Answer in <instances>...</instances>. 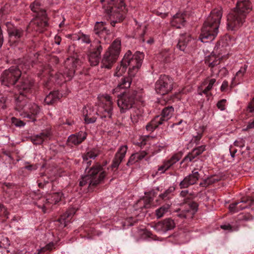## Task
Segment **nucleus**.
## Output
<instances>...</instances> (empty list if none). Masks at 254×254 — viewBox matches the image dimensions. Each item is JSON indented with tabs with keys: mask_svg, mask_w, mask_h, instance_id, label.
Wrapping results in <instances>:
<instances>
[{
	"mask_svg": "<svg viewBox=\"0 0 254 254\" xmlns=\"http://www.w3.org/2000/svg\"><path fill=\"white\" fill-rule=\"evenodd\" d=\"M221 17H207L201 28L198 39L203 43L214 40L219 32Z\"/></svg>",
	"mask_w": 254,
	"mask_h": 254,
	"instance_id": "1",
	"label": "nucleus"
},
{
	"mask_svg": "<svg viewBox=\"0 0 254 254\" xmlns=\"http://www.w3.org/2000/svg\"><path fill=\"white\" fill-rule=\"evenodd\" d=\"M106 176V172L103 171V166L99 163L93 165L87 172V174L81 179L79 186L83 187L88 185L89 190L99 184Z\"/></svg>",
	"mask_w": 254,
	"mask_h": 254,
	"instance_id": "2",
	"label": "nucleus"
},
{
	"mask_svg": "<svg viewBox=\"0 0 254 254\" xmlns=\"http://www.w3.org/2000/svg\"><path fill=\"white\" fill-rule=\"evenodd\" d=\"M121 41L119 38L114 40L103 55L101 67L110 69L118 59L121 52Z\"/></svg>",
	"mask_w": 254,
	"mask_h": 254,
	"instance_id": "3",
	"label": "nucleus"
},
{
	"mask_svg": "<svg viewBox=\"0 0 254 254\" xmlns=\"http://www.w3.org/2000/svg\"><path fill=\"white\" fill-rule=\"evenodd\" d=\"M34 84V81L32 78L23 77L19 84L17 86L19 93V96L16 99V106L17 110L19 111L25 110L26 101L23 97H26L27 94L31 92Z\"/></svg>",
	"mask_w": 254,
	"mask_h": 254,
	"instance_id": "4",
	"label": "nucleus"
},
{
	"mask_svg": "<svg viewBox=\"0 0 254 254\" xmlns=\"http://www.w3.org/2000/svg\"><path fill=\"white\" fill-rule=\"evenodd\" d=\"M136 94L135 91H128L117 95V104L121 113H125L133 108L135 104Z\"/></svg>",
	"mask_w": 254,
	"mask_h": 254,
	"instance_id": "5",
	"label": "nucleus"
},
{
	"mask_svg": "<svg viewBox=\"0 0 254 254\" xmlns=\"http://www.w3.org/2000/svg\"><path fill=\"white\" fill-rule=\"evenodd\" d=\"M143 59L142 53L137 52L132 55L130 51H128L123 58V63L127 64L128 68V73L133 76L140 67Z\"/></svg>",
	"mask_w": 254,
	"mask_h": 254,
	"instance_id": "6",
	"label": "nucleus"
},
{
	"mask_svg": "<svg viewBox=\"0 0 254 254\" xmlns=\"http://www.w3.org/2000/svg\"><path fill=\"white\" fill-rule=\"evenodd\" d=\"M21 75V71L17 66H11L5 70L1 75V84L10 87L13 86L17 82Z\"/></svg>",
	"mask_w": 254,
	"mask_h": 254,
	"instance_id": "7",
	"label": "nucleus"
},
{
	"mask_svg": "<svg viewBox=\"0 0 254 254\" xmlns=\"http://www.w3.org/2000/svg\"><path fill=\"white\" fill-rule=\"evenodd\" d=\"M6 26L10 45L16 46L22 45V38L24 35V31L22 28H18L9 22H7Z\"/></svg>",
	"mask_w": 254,
	"mask_h": 254,
	"instance_id": "8",
	"label": "nucleus"
},
{
	"mask_svg": "<svg viewBox=\"0 0 254 254\" xmlns=\"http://www.w3.org/2000/svg\"><path fill=\"white\" fill-rule=\"evenodd\" d=\"M173 79L170 76L161 75L155 84V90L157 93L161 95L168 94L173 87Z\"/></svg>",
	"mask_w": 254,
	"mask_h": 254,
	"instance_id": "9",
	"label": "nucleus"
},
{
	"mask_svg": "<svg viewBox=\"0 0 254 254\" xmlns=\"http://www.w3.org/2000/svg\"><path fill=\"white\" fill-rule=\"evenodd\" d=\"M103 4V8L105 12L112 16V14H119L123 16L120 12L125 8L123 0H100Z\"/></svg>",
	"mask_w": 254,
	"mask_h": 254,
	"instance_id": "10",
	"label": "nucleus"
},
{
	"mask_svg": "<svg viewBox=\"0 0 254 254\" xmlns=\"http://www.w3.org/2000/svg\"><path fill=\"white\" fill-rule=\"evenodd\" d=\"M104 101L101 104L96 112V114L102 119H111L112 116L113 101L110 96L106 95Z\"/></svg>",
	"mask_w": 254,
	"mask_h": 254,
	"instance_id": "11",
	"label": "nucleus"
},
{
	"mask_svg": "<svg viewBox=\"0 0 254 254\" xmlns=\"http://www.w3.org/2000/svg\"><path fill=\"white\" fill-rule=\"evenodd\" d=\"M103 50L100 41H94L90 45V49L88 55L89 62L92 66L98 64L101 58V53Z\"/></svg>",
	"mask_w": 254,
	"mask_h": 254,
	"instance_id": "12",
	"label": "nucleus"
},
{
	"mask_svg": "<svg viewBox=\"0 0 254 254\" xmlns=\"http://www.w3.org/2000/svg\"><path fill=\"white\" fill-rule=\"evenodd\" d=\"M79 61L73 57L67 58L65 61L64 69L62 74L65 81L70 80L73 77Z\"/></svg>",
	"mask_w": 254,
	"mask_h": 254,
	"instance_id": "13",
	"label": "nucleus"
},
{
	"mask_svg": "<svg viewBox=\"0 0 254 254\" xmlns=\"http://www.w3.org/2000/svg\"><path fill=\"white\" fill-rule=\"evenodd\" d=\"M221 62V59L214 55H210L205 58V64L210 68L211 76L218 75L220 70Z\"/></svg>",
	"mask_w": 254,
	"mask_h": 254,
	"instance_id": "14",
	"label": "nucleus"
},
{
	"mask_svg": "<svg viewBox=\"0 0 254 254\" xmlns=\"http://www.w3.org/2000/svg\"><path fill=\"white\" fill-rule=\"evenodd\" d=\"M254 200L251 197H246L242 198L240 201H235L230 204L229 208L232 213H236L249 206H251Z\"/></svg>",
	"mask_w": 254,
	"mask_h": 254,
	"instance_id": "15",
	"label": "nucleus"
},
{
	"mask_svg": "<svg viewBox=\"0 0 254 254\" xmlns=\"http://www.w3.org/2000/svg\"><path fill=\"white\" fill-rule=\"evenodd\" d=\"M198 169H194L191 174L184 178V179L180 183L179 187L180 189H186L190 186L195 184L199 178L200 175L198 172Z\"/></svg>",
	"mask_w": 254,
	"mask_h": 254,
	"instance_id": "16",
	"label": "nucleus"
},
{
	"mask_svg": "<svg viewBox=\"0 0 254 254\" xmlns=\"http://www.w3.org/2000/svg\"><path fill=\"white\" fill-rule=\"evenodd\" d=\"M127 150V145H122L119 148L112 161L111 166L112 169L117 170L120 164L125 157Z\"/></svg>",
	"mask_w": 254,
	"mask_h": 254,
	"instance_id": "17",
	"label": "nucleus"
},
{
	"mask_svg": "<svg viewBox=\"0 0 254 254\" xmlns=\"http://www.w3.org/2000/svg\"><path fill=\"white\" fill-rule=\"evenodd\" d=\"M100 154V151L96 148H93L87 151L84 154H83V164L86 165V170L92 163V161L89 160V159H95Z\"/></svg>",
	"mask_w": 254,
	"mask_h": 254,
	"instance_id": "18",
	"label": "nucleus"
},
{
	"mask_svg": "<svg viewBox=\"0 0 254 254\" xmlns=\"http://www.w3.org/2000/svg\"><path fill=\"white\" fill-rule=\"evenodd\" d=\"M205 145H201L192 149L190 152H189L184 158L181 164H182L184 162H190L192 161L205 150Z\"/></svg>",
	"mask_w": 254,
	"mask_h": 254,
	"instance_id": "19",
	"label": "nucleus"
},
{
	"mask_svg": "<svg viewBox=\"0 0 254 254\" xmlns=\"http://www.w3.org/2000/svg\"><path fill=\"white\" fill-rule=\"evenodd\" d=\"M52 133L49 130H43L39 134L31 137V141L36 145L41 144L44 141L50 139Z\"/></svg>",
	"mask_w": 254,
	"mask_h": 254,
	"instance_id": "20",
	"label": "nucleus"
},
{
	"mask_svg": "<svg viewBox=\"0 0 254 254\" xmlns=\"http://www.w3.org/2000/svg\"><path fill=\"white\" fill-rule=\"evenodd\" d=\"M227 28L230 30L239 28L244 22V17H227Z\"/></svg>",
	"mask_w": 254,
	"mask_h": 254,
	"instance_id": "21",
	"label": "nucleus"
},
{
	"mask_svg": "<svg viewBox=\"0 0 254 254\" xmlns=\"http://www.w3.org/2000/svg\"><path fill=\"white\" fill-rule=\"evenodd\" d=\"M75 213V211L73 209H69L64 214L62 215L61 217L57 220V221L60 223V225L62 227H65Z\"/></svg>",
	"mask_w": 254,
	"mask_h": 254,
	"instance_id": "22",
	"label": "nucleus"
},
{
	"mask_svg": "<svg viewBox=\"0 0 254 254\" xmlns=\"http://www.w3.org/2000/svg\"><path fill=\"white\" fill-rule=\"evenodd\" d=\"M192 38L190 34H185L181 36L177 48L184 52L189 43L191 42Z\"/></svg>",
	"mask_w": 254,
	"mask_h": 254,
	"instance_id": "23",
	"label": "nucleus"
},
{
	"mask_svg": "<svg viewBox=\"0 0 254 254\" xmlns=\"http://www.w3.org/2000/svg\"><path fill=\"white\" fill-rule=\"evenodd\" d=\"M252 10L251 3H237L236 7L235 8V11L239 14H243L246 16Z\"/></svg>",
	"mask_w": 254,
	"mask_h": 254,
	"instance_id": "24",
	"label": "nucleus"
},
{
	"mask_svg": "<svg viewBox=\"0 0 254 254\" xmlns=\"http://www.w3.org/2000/svg\"><path fill=\"white\" fill-rule=\"evenodd\" d=\"M173 112L174 108L172 106H168L162 110L161 115L159 116L162 125L167 122L168 120L172 117Z\"/></svg>",
	"mask_w": 254,
	"mask_h": 254,
	"instance_id": "25",
	"label": "nucleus"
},
{
	"mask_svg": "<svg viewBox=\"0 0 254 254\" xmlns=\"http://www.w3.org/2000/svg\"><path fill=\"white\" fill-rule=\"evenodd\" d=\"M30 7L32 11L38 14V16H45V8L39 0L34 1L30 4Z\"/></svg>",
	"mask_w": 254,
	"mask_h": 254,
	"instance_id": "26",
	"label": "nucleus"
},
{
	"mask_svg": "<svg viewBox=\"0 0 254 254\" xmlns=\"http://www.w3.org/2000/svg\"><path fill=\"white\" fill-rule=\"evenodd\" d=\"M29 112L26 113L24 117L29 119L31 121H36V116L40 112L39 107L36 104H32L28 106Z\"/></svg>",
	"mask_w": 254,
	"mask_h": 254,
	"instance_id": "27",
	"label": "nucleus"
},
{
	"mask_svg": "<svg viewBox=\"0 0 254 254\" xmlns=\"http://www.w3.org/2000/svg\"><path fill=\"white\" fill-rule=\"evenodd\" d=\"M131 82V80L130 77H123L117 87L113 90V93H115L118 92L119 90L121 88H129L130 86Z\"/></svg>",
	"mask_w": 254,
	"mask_h": 254,
	"instance_id": "28",
	"label": "nucleus"
},
{
	"mask_svg": "<svg viewBox=\"0 0 254 254\" xmlns=\"http://www.w3.org/2000/svg\"><path fill=\"white\" fill-rule=\"evenodd\" d=\"M133 112L130 115V118L133 123H137L139 120H141L143 111L141 108H137L135 106L132 108Z\"/></svg>",
	"mask_w": 254,
	"mask_h": 254,
	"instance_id": "29",
	"label": "nucleus"
},
{
	"mask_svg": "<svg viewBox=\"0 0 254 254\" xmlns=\"http://www.w3.org/2000/svg\"><path fill=\"white\" fill-rule=\"evenodd\" d=\"M60 98L59 92L55 91L51 92L45 98V102L47 105H52Z\"/></svg>",
	"mask_w": 254,
	"mask_h": 254,
	"instance_id": "30",
	"label": "nucleus"
},
{
	"mask_svg": "<svg viewBox=\"0 0 254 254\" xmlns=\"http://www.w3.org/2000/svg\"><path fill=\"white\" fill-rule=\"evenodd\" d=\"M105 24V22L102 21L97 22L94 27L95 33L99 36H101L104 33L108 34L109 33V31L104 27Z\"/></svg>",
	"mask_w": 254,
	"mask_h": 254,
	"instance_id": "31",
	"label": "nucleus"
},
{
	"mask_svg": "<svg viewBox=\"0 0 254 254\" xmlns=\"http://www.w3.org/2000/svg\"><path fill=\"white\" fill-rule=\"evenodd\" d=\"M32 23L38 27L39 30L45 28L48 25V19L46 18L43 19L41 17H35L32 21Z\"/></svg>",
	"mask_w": 254,
	"mask_h": 254,
	"instance_id": "32",
	"label": "nucleus"
},
{
	"mask_svg": "<svg viewBox=\"0 0 254 254\" xmlns=\"http://www.w3.org/2000/svg\"><path fill=\"white\" fill-rule=\"evenodd\" d=\"M162 125L159 116H156L150 123L146 126V129L147 131L152 132L159 125Z\"/></svg>",
	"mask_w": 254,
	"mask_h": 254,
	"instance_id": "33",
	"label": "nucleus"
},
{
	"mask_svg": "<svg viewBox=\"0 0 254 254\" xmlns=\"http://www.w3.org/2000/svg\"><path fill=\"white\" fill-rule=\"evenodd\" d=\"M185 22L184 17H173L171 20L172 25L177 28H181L182 26H184Z\"/></svg>",
	"mask_w": 254,
	"mask_h": 254,
	"instance_id": "34",
	"label": "nucleus"
},
{
	"mask_svg": "<svg viewBox=\"0 0 254 254\" xmlns=\"http://www.w3.org/2000/svg\"><path fill=\"white\" fill-rule=\"evenodd\" d=\"M42 203L40 204V202L38 204V206L39 208H42L43 213H45L47 212V210L51 208L50 200L48 196L47 198H42Z\"/></svg>",
	"mask_w": 254,
	"mask_h": 254,
	"instance_id": "35",
	"label": "nucleus"
},
{
	"mask_svg": "<svg viewBox=\"0 0 254 254\" xmlns=\"http://www.w3.org/2000/svg\"><path fill=\"white\" fill-rule=\"evenodd\" d=\"M62 196L63 193L62 192H58L50 194L48 196L50 200V203L56 204L61 200Z\"/></svg>",
	"mask_w": 254,
	"mask_h": 254,
	"instance_id": "36",
	"label": "nucleus"
},
{
	"mask_svg": "<svg viewBox=\"0 0 254 254\" xmlns=\"http://www.w3.org/2000/svg\"><path fill=\"white\" fill-rule=\"evenodd\" d=\"M128 66L127 64L123 63V59L121 61V64L116 67L114 75L117 76L122 75L127 70Z\"/></svg>",
	"mask_w": 254,
	"mask_h": 254,
	"instance_id": "37",
	"label": "nucleus"
},
{
	"mask_svg": "<svg viewBox=\"0 0 254 254\" xmlns=\"http://www.w3.org/2000/svg\"><path fill=\"white\" fill-rule=\"evenodd\" d=\"M145 27L142 29L141 28H137L135 32L134 37L142 42H144L145 40L143 38V36L145 33Z\"/></svg>",
	"mask_w": 254,
	"mask_h": 254,
	"instance_id": "38",
	"label": "nucleus"
},
{
	"mask_svg": "<svg viewBox=\"0 0 254 254\" xmlns=\"http://www.w3.org/2000/svg\"><path fill=\"white\" fill-rule=\"evenodd\" d=\"M170 205L169 204H167L165 205H163L160 207L159 208L156 210V215L157 218H160L163 216L164 214L167 212Z\"/></svg>",
	"mask_w": 254,
	"mask_h": 254,
	"instance_id": "39",
	"label": "nucleus"
},
{
	"mask_svg": "<svg viewBox=\"0 0 254 254\" xmlns=\"http://www.w3.org/2000/svg\"><path fill=\"white\" fill-rule=\"evenodd\" d=\"M174 190L175 188L174 187H170L164 193L160 194L159 197L164 200H168L171 198V193Z\"/></svg>",
	"mask_w": 254,
	"mask_h": 254,
	"instance_id": "40",
	"label": "nucleus"
},
{
	"mask_svg": "<svg viewBox=\"0 0 254 254\" xmlns=\"http://www.w3.org/2000/svg\"><path fill=\"white\" fill-rule=\"evenodd\" d=\"M186 205L188 206L186 210H190V217H192L194 213L197 210L198 204L194 201H190L188 203H186Z\"/></svg>",
	"mask_w": 254,
	"mask_h": 254,
	"instance_id": "41",
	"label": "nucleus"
},
{
	"mask_svg": "<svg viewBox=\"0 0 254 254\" xmlns=\"http://www.w3.org/2000/svg\"><path fill=\"white\" fill-rule=\"evenodd\" d=\"M154 191H150L149 192H145V196L143 197V200L144 202V207L148 208L150 206L151 202L153 200V197L151 196L152 194H154Z\"/></svg>",
	"mask_w": 254,
	"mask_h": 254,
	"instance_id": "42",
	"label": "nucleus"
},
{
	"mask_svg": "<svg viewBox=\"0 0 254 254\" xmlns=\"http://www.w3.org/2000/svg\"><path fill=\"white\" fill-rule=\"evenodd\" d=\"M166 231L172 230L175 227V223L173 220L171 218L165 219L163 221Z\"/></svg>",
	"mask_w": 254,
	"mask_h": 254,
	"instance_id": "43",
	"label": "nucleus"
},
{
	"mask_svg": "<svg viewBox=\"0 0 254 254\" xmlns=\"http://www.w3.org/2000/svg\"><path fill=\"white\" fill-rule=\"evenodd\" d=\"M247 68L248 65L247 64H244V66H242L236 73L235 76L233 78V80L235 79L236 78L238 79L242 78L246 72Z\"/></svg>",
	"mask_w": 254,
	"mask_h": 254,
	"instance_id": "44",
	"label": "nucleus"
},
{
	"mask_svg": "<svg viewBox=\"0 0 254 254\" xmlns=\"http://www.w3.org/2000/svg\"><path fill=\"white\" fill-rule=\"evenodd\" d=\"M153 228L158 232H166V229L165 228L164 224H163V221H160L156 223Z\"/></svg>",
	"mask_w": 254,
	"mask_h": 254,
	"instance_id": "45",
	"label": "nucleus"
},
{
	"mask_svg": "<svg viewBox=\"0 0 254 254\" xmlns=\"http://www.w3.org/2000/svg\"><path fill=\"white\" fill-rule=\"evenodd\" d=\"M68 143H71L74 145H78L81 143L79 140L78 137L75 136V134L70 135L67 139Z\"/></svg>",
	"mask_w": 254,
	"mask_h": 254,
	"instance_id": "46",
	"label": "nucleus"
},
{
	"mask_svg": "<svg viewBox=\"0 0 254 254\" xmlns=\"http://www.w3.org/2000/svg\"><path fill=\"white\" fill-rule=\"evenodd\" d=\"M54 246L53 243H50L47 244L46 246L39 249L38 250V254H41V253H46L48 251H51L52 250V248Z\"/></svg>",
	"mask_w": 254,
	"mask_h": 254,
	"instance_id": "47",
	"label": "nucleus"
},
{
	"mask_svg": "<svg viewBox=\"0 0 254 254\" xmlns=\"http://www.w3.org/2000/svg\"><path fill=\"white\" fill-rule=\"evenodd\" d=\"M78 40H80L82 43L90 44L91 42L89 35L82 33L78 36Z\"/></svg>",
	"mask_w": 254,
	"mask_h": 254,
	"instance_id": "48",
	"label": "nucleus"
},
{
	"mask_svg": "<svg viewBox=\"0 0 254 254\" xmlns=\"http://www.w3.org/2000/svg\"><path fill=\"white\" fill-rule=\"evenodd\" d=\"M84 121L86 124H89L94 123L97 120V118L94 116H91L90 114H86L84 115Z\"/></svg>",
	"mask_w": 254,
	"mask_h": 254,
	"instance_id": "49",
	"label": "nucleus"
},
{
	"mask_svg": "<svg viewBox=\"0 0 254 254\" xmlns=\"http://www.w3.org/2000/svg\"><path fill=\"white\" fill-rule=\"evenodd\" d=\"M181 156L178 154H175L173 155L171 158L168 160L169 163L172 166L174 164H176L178 161H179L181 159Z\"/></svg>",
	"mask_w": 254,
	"mask_h": 254,
	"instance_id": "50",
	"label": "nucleus"
},
{
	"mask_svg": "<svg viewBox=\"0 0 254 254\" xmlns=\"http://www.w3.org/2000/svg\"><path fill=\"white\" fill-rule=\"evenodd\" d=\"M10 11V5L8 4H5L0 9V14L2 15H8Z\"/></svg>",
	"mask_w": 254,
	"mask_h": 254,
	"instance_id": "51",
	"label": "nucleus"
},
{
	"mask_svg": "<svg viewBox=\"0 0 254 254\" xmlns=\"http://www.w3.org/2000/svg\"><path fill=\"white\" fill-rule=\"evenodd\" d=\"M11 123L13 125L17 127H23L25 125V123L23 121L14 117L11 118Z\"/></svg>",
	"mask_w": 254,
	"mask_h": 254,
	"instance_id": "52",
	"label": "nucleus"
},
{
	"mask_svg": "<svg viewBox=\"0 0 254 254\" xmlns=\"http://www.w3.org/2000/svg\"><path fill=\"white\" fill-rule=\"evenodd\" d=\"M222 9L221 7L213 9L210 13V16H222Z\"/></svg>",
	"mask_w": 254,
	"mask_h": 254,
	"instance_id": "53",
	"label": "nucleus"
},
{
	"mask_svg": "<svg viewBox=\"0 0 254 254\" xmlns=\"http://www.w3.org/2000/svg\"><path fill=\"white\" fill-rule=\"evenodd\" d=\"M8 98L7 97L0 95V108L4 109L6 107V103Z\"/></svg>",
	"mask_w": 254,
	"mask_h": 254,
	"instance_id": "54",
	"label": "nucleus"
},
{
	"mask_svg": "<svg viewBox=\"0 0 254 254\" xmlns=\"http://www.w3.org/2000/svg\"><path fill=\"white\" fill-rule=\"evenodd\" d=\"M136 162H138L137 158H136V156L135 153H133L130 156V157L127 163V166H129L130 165H132L134 164Z\"/></svg>",
	"mask_w": 254,
	"mask_h": 254,
	"instance_id": "55",
	"label": "nucleus"
},
{
	"mask_svg": "<svg viewBox=\"0 0 254 254\" xmlns=\"http://www.w3.org/2000/svg\"><path fill=\"white\" fill-rule=\"evenodd\" d=\"M234 145L236 146L243 148L245 145V140L243 138H239L234 141Z\"/></svg>",
	"mask_w": 254,
	"mask_h": 254,
	"instance_id": "56",
	"label": "nucleus"
},
{
	"mask_svg": "<svg viewBox=\"0 0 254 254\" xmlns=\"http://www.w3.org/2000/svg\"><path fill=\"white\" fill-rule=\"evenodd\" d=\"M75 136L78 137L79 140L81 143H82L86 139L87 134L85 132L80 131L78 133L76 134Z\"/></svg>",
	"mask_w": 254,
	"mask_h": 254,
	"instance_id": "57",
	"label": "nucleus"
},
{
	"mask_svg": "<svg viewBox=\"0 0 254 254\" xmlns=\"http://www.w3.org/2000/svg\"><path fill=\"white\" fill-rule=\"evenodd\" d=\"M192 136L193 138L192 139V140L194 142H196L198 141L202 137V131H201L200 132H195L192 134Z\"/></svg>",
	"mask_w": 254,
	"mask_h": 254,
	"instance_id": "58",
	"label": "nucleus"
},
{
	"mask_svg": "<svg viewBox=\"0 0 254 254\" xmlns=\"http://www.w3.org/2000/svg\"><path fill=\"white\" fill-rule=\"evenodd\" d=\"M136 156L137 161L142 160L147 155V153L144 151H142L139 152L135 153Z\"/></svg>",
	"mask_w": 254,
	"mask_h": 254,
	"instance_id": "59",
	"label": "nucleus"
},
{
	"mask_svg": "<svg viewBox=\"0 0 254 254\" xmlns=\"http://www.w3.org/2000/svg\"><path fill=\"white\" fill-rule=\"evenodd\" d=\"M190 210L185 209L182 211L180 213L178 214V216L182 218H187L189 216Z\"/></svg>",
	"mask_w": 254,
	"mask_h": 254,
	"instance_id": "60",
	"label": "nucleus"
},
{
	"mask_svg": "<svg viewBox=\"0 0 254 254\" xmlns=\"http://www.w3.org/2000/svg\"><path fill=\"white\" fill-rule=\"evenodd\" d=\"M226 102V100L225 99H222L219 101L217 104V106L218 108L221 110V111L224 110L225 109V106Z\"/></svg>",
	"mask_w": 254,
	"mask_h": 254,
	"instance_id": "61",
	"label": "nucleus"
},
{
	"mask_svg": "<svg viewBox=\"0 0 254 254\" xmlns=\"http://www.w3.org/2000/svg\"><path fill=\"white\" fill-rule=\"evenodd\" d=\"M247 111L250 113L254 112V98L249 103L247 107Z\"/></svg>",
	"mask_w": 254,
	"mask_h": 254,
	"instance_id": "62",
	"label": "nucleus"
},
{
	"mask_svg": "<svg viewBox=\"0 0 254 254\" xmlns=\"http://www.w3.org/2000/svg\"><path fill=\"white\" fill-rule=\"evenodd\" d=\"M229 151L231 157L234 159L236 156V153L237 152V149L234 148L232 145H231L229 148Z\"/></svg>",
	"mask_w": 254,
	"mask_h": 254,
	"instance_id": "63",
	"label": "nucleus"
},
{
	"mask_svg": "<svg viewBox=\"0 0 254 254\" xmlns=\"http://www.w3.org/2000/svg\"><path fill=\"white\" fill-rule=\"evenodd\" d=\"M228 86V82L226 80H224L220 87V90L222 92H223L227 88Z\"/></svg>",
	"mask_w": 254,
	"mask_h": 254,
	"instance_id": "64",
	"label": "nucleus"
}]
</instances>
